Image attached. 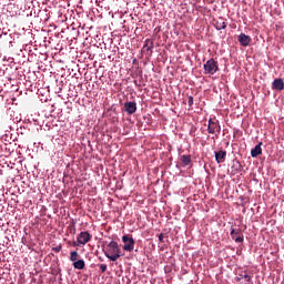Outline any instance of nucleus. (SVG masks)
<instances>
[{
  "label": "nucleus",
  "mask_w": 284,
  "mask_h": 284,
  "mask_svg": "<svg viewBox=\"0 0 284 284\" xmlns=\"http://www.w3.org/2000/svg\"><path fill=\"white\" fill-rule=\"evenodd\" d=\"M272 90H280L283 91L284 90V81L281 78H277L273 81L272 83Z\"/></svg>",
  "instance_id": "9"
},
{
  "label": "nucleus",
  "mask_w": 284,
  "mask_h": 284,
  "mask_svg": "<svg viewBox=\"0 0 284 284\" xmlns=\"http://www.w3.org/2000/svg\"><path fill=\"white\" fill-rule=\"evenodd\" d=\"M61 250H62L61 245L53 247V252H57V253L61 252Z\"/></svg>",
  "instance_id": "20"
},
{
  "label": "nucleus",
  "mask_w": 284,
  "mask_h": 284,
  "mask_svg": "<svg viewBox=\"0 0 284 284\" xmlns=\"http://www.w3.org/2000/svg\"><path fill=\"white\" fill-rule=\"evenodd\" d=\"M180 161L183 165L187 166L192 163V155H181Z\"/></svg>",
  "instance_id": "13"
},
{
  "label": "nucleus",
  "mask_w": 284,
  "mask_h": 284,
  "mask_svg": "<svg viewBox=\"0 0 284 284\" xmlns=\"http://www.w3.org/2000/svg\"><path fill=\"white\" fill-rule=\"evenodd\" d=\"M104 256L109 258V261H119L121 256H123V253L121 252V247H119V243L111 241L106 245V250H104Z\"/></svg>",
  "instance_id": "1"
},
{
  "label": "nucleus",
  "mask_w": 284,
  "mask_h": 284,
  "mask_svg": "<svg viewBox=\"0 0 284 284\" xmlns=\"http://www.w3.org/2000/svg\"><path fill=\"white\" fill-rule=\"evenodd\" d=\"M73 267H74V270H83L85 267V261L78 260V261L73 262Z\"/></svg>",
  "instance_id": "14"
},
{
  "label": "nucleus",
  "mask_w": 284,
  "mask_h": 284,
  "mask_svg": "<svg viewBox=\"0 0 284 284\" xmlns=\"http://www.w3.org/2000/svg\"><path fill=\"white\" fill-rule=\"evenodd\" d=\"M231 237L235 243H243V236H241V230H231Z\"/></svg>",
  "instance_id": "7"
},
{
  "label": "nucleus",
  "mask_w": 284,
  "mask_h": 284,
  "mask_svg": "<svg viewBox=\"0 0 284 284\" xmlns=\"http://www.w3.org/2000/svg\"><path fill=\"white\" fill-rule=\"evenodd\" d=\"M215 28L216 30H225V28H227V24L225 22H216Z\"/></svg>",
  "instance_id": "16"
},
{
  "label": "nucleus",
  "mask_w": 284,
  "mask_h": 284,
  "mask_svg": "<svg viewBox=\"0 0 284 284\" xmlns=\"http://www.w3.org/2000/svg\"><path fill=\"white\" fill-rule=\"evenodd\" d=\"M100 270L102 274H105L108 272V265L106 264H100Z\"/></svg>",
  "instance_id": "18"
},
{
  "label": "nucleus",
  "mask_w": 284,
  "mask_h": 284,
  "mask_svg": "<svg viewBox=\"0 0 284 284\" xmlns=\"http://www.w3.org/2000/svg\"><path fill=\"white\" fill-rule=\"evenodd\" d=\"M70 261H71V263H75V261H79V252L71 251L70 252Z\"/></svg>",
  "instance_id": "15"
},
{
  "label": "nucleus",
  "mask_w": 284,
  "mask_h": 284,
  "mask_svg": "<svg viewBox=\"0 0 284 284\" xmlns=\"http://www.w3.org/2000/svg\"><path fill=\"white\" fill-rule=\"evenodd\" d=\"M189 106L192 108V105H194V98L192 95L189 97Z\"/></svg>",
  "instance_id": "19"
},
{
  "label": "nucleus",
  "mask_w": 284,
  "mask_h": 284,
  "mask_svg": "<svg viewBox=\"0 0 284 284\" xmlns=\"http://www.w3.org/2000/svg\"><path fill=\"white\" fill-rule=\"evenodd\" d=\"M241 278H244L246 283H250V281H252V276L247 275V273L241 274Z\"/></svg>",
  "instance_id": "17"
},
{
  "label": "nucleus",
  "mask_w": 284,
  "mask_h": 284,
  "mask_svg": "<svg viewBox=\"0 0 284 284\" xmlns=\"http://www.w3.org/2000/svg\"><path fill=\"white\" fill-rule=\"evenodd\" d=\"M90 241H92V234H90L88 231H83L78 235L79 245H85L87 243H90Z\"/></svg>",
  "instance_id": "5"
},
{
  "label": "nucleus",
  "mask_w": 284,
  "mask_h": 284,
  "mask_svg": "<svg viewBox=\"0 0 284 284\" xmlns=\"http://www.w3.org/2000/svg\"><path fill=\"white\" fill-rule=\"evenodd\" d=\"M163 239H164L163 234H160L159 235V241L163 242Z\"/></svg>",
  "instance_id": "21"
},
{
  "label": "nucleus",
  "mask_w": 284,
  "mask_h": 284,
  "mask_svg": "<svg viewBox=\"0 0 284 284\" xmlns=\"http://www.w3.org/2000/svg\"><path fill=\"white\" fill-rule=\"evenodd\" d=\"M122 243H124L123 250L124 252H132L134 250V237L126 234L122 236Z\"/></svg>",
  "instance_id": "4"
},
{
  "label": "nucleus",
  "mask_w": 284,
  "mask_h": 284,
  "mask_svg": "<svg viewBox=\"0 0 284 284\" xmlns=\"http://www.w3.org/2000/svg\"><path fill=\"white\" fill-rule=\"evenodd\" d=\"M124 110L129 114H134L136 112V102H125Z\"/></svg>",
  "instance_id": "8"
},
{
  "label": "nucleus",
  "mask_w": 284,
  "mask_h": 284,
  "mask_svg": "<svg viewBox=\"0 0 284 284\" xmlns=\"http://www.w3.org/2000/svg\"><path fill=\"white\" fill-rule=\"evenodd\" d=\"M261 145H263V142H260L254 149L251 150V156H253V159H256V156L263 154V149H261Z\"/></svg>",
  "instance_id": "10"
},
{
  "label": "nucleus",
  "mask_w": 284,
  "mask_h": 284,
  "mask_svg": "<svg viewBox=\"0 0 284 284\" xmlns=\"http://www.w3.org/2000/svg\"><path fill=\"white\" fill-rule=\"evenodd\" d=\"M237 168H241V164L237 162Z\"/></svg>",
  "instance_id": "22"
},
{
  "label": "nucleus",
  "mask_w": 284,
  "mask_h": 284,
  "mask_svg": "<svg viewBox=\"0 0 284 284\" xmlns=\"http://www.w3.org/2000/svg\"><path fill=\"white\" fill-rule=\"evenodd\" d=\"M207 132L209 134H212V139H217L219 134H221V124H219V121H213L212 119L209 120L207 124Z\"/></svg>",
  "instance_id": "2"
},
{
  "label": "nucleus",
  "mask_w": 284,
  "mask_h": 284,
  "mask_svg": "<svg viewBox=\"0 0 284 284\" xmlns=\"http://www.w3.org/2000/svg\"><path fill=\"white\" fill-rule=\"evenodd\" d=\"M154 49V41L151 39H146L143 45V50H146V52H152Z\"/></svg>",
  "instance_id": "12"
},
{
  "label": "nucleus",
  "mask_w": 284,
  "mask_h": 284,
  "mask_svg": "<svg viewBox=\"0 0 284 284\" xmlns=\"http://www.w3.org/2000/svg\"><path fill=\"white\" fill-rule=\"evenodd\" d=\"M204 72L205 74H216L219 72V62L214 59H210L204 64Z\"/></svg>",
  "instance_id": "3"
},
{
  "label": "nucleus",
  "mask_w": 284,
  "mask_h": 284,
  "mask_svg": "<svg viewBox=\"0 0 284 284\" xmlns=\"http://www.w3.org/2000/svg\"><path fill=\"white\" fill-rule=\"evenodd\" d=\"M225 156H227L226 151L215 152V161L216 163H225Z\"/></svg>",
  "instance_id": "11"
},
{
  "label": "nucleus",
  "mask_w": 284,
  "mask_h": 284,
  "mask_svg": "<svg viewBox=\"0 0 284 284\" xmlns=\"http://www.w3.org/2000/svg\"><path fill=\"white\" fill-rule=\"evenodd\" d=\"M237 41L243 48H247L252 43V38L245 33H241L237 38Z\"/></svg>",
  "instance_id": "6"
}]
</instances>
